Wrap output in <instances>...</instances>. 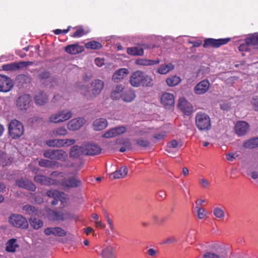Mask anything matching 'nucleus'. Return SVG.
I'll list each match as a JSON object with an SVG mask.
<instances>
[{
    "label": "nucleus",
    "instance_id": "1",
    "mask_svg": "<svg viewBox=\"0 0 258 258\" xmlns=\"http://www.w3.org/2000/svg\"><path fill=\"white\" fill-rule=\"evenodd\" d=\"M104 86V82L99 79H96L92 81L91 83V90H90L89 86L86 85H82L80 87L81 93L87 98L91 99L96 97L98 95Z\"/></svg>",
    "mask_w": 258,
    "mask_h": 258
},
{
    "label": "nucleus",
    "instance_id": "2",
    "mask_svg": "<svg viewBox=\"0 0 258 258\" xmlns=\"http://www.w3.org/2000/svg\"><path fill=\"white\" fill-rule=\"evenodd\" d=\"M196 125L200 131H208L211 128V124L209 116L206 113L199 112L195 117Z\"/></svg>",
    "mask_w": 258,
    "mask_h": 258
},
{
    "label": "nucleus",
    "instance_id": "3",
    "mask_svg": "<svg viewBox=\"0 0 258 258\" xmlns=\"http://www.w3.org/2000/svg\"><path fill=\"white\" fill-rule=\"evenodd\" d=\"M72 115V111L69 109L61 110L50 115L48 121L53 123H61L71 118Z\"/></svg>",
    "mask_w": 258,
    "mask_h": 258
},
{
    "label": "nucleus",
    "instance_id": "4",
    "mask_svg": "<svg viewBox=\"0 0 258 258\" xmlns=\"http://www.w3.org/2000/svg\"><path fill=\"white\" fill-rule=\"evenodd\" d=\"M9 132L13 139L20 138L24 133V127L22 123L17 120H12L9 125Z\"/></svg>",
    "mask_w": 258,
    "mask_h": 258
},
{
    "label": "nucleus",
    "instance_id": "5",
    "mask_svg": "<svg viewBox=\"0 0 258 258\" xmlns=\"http://www.w3.org/2000/svg\"><path fill=\"white\" fill-rule=\"evenodd\" d=\"M43 156L50 160L64 161L68 157V154L62 150H46L43 152Z\"/></svg>",
    "mask_w": 258,
    "mask_h": 258
},
{
    "label": "nucleus",
    "instance_id": "6",
    "mask_svg": "<svg viewBox=\"0 0 258 258\" xmlns=\"http://www.w3.org/2000/svg\"><path fill=\"white\" fill-rule=\"evenodd\" d=\"M10 223L16 228L27 229L28 227V223L26 219L23 216L19 214H12L9 217Z\"/></svg>",
    "mask_w": 258,
    "mask_h": 258
},
{
    "label": "nucleus",
    "instance_id": "7",
    "mask_svg": "<svg viewBox=\"0 0 258 258\" xmlns=\"http://www.w3.org/2000/svg\"><path fill=\"white\" fill-rule=\"evenodd\" d=\"M46 216L51 221H63L67 218V214L48 209L46 210Z\"/></svg>",
    "mask_w": 258,
    "mask_h": 258
},
{
    "label": "nucleus",
    "instance_id": "8",
    "mask_svg": "<svg viewBox=\"0 0 258 258\" xmlns=\"http://www.w3.org/2000/svg\"><path fill=\"white\" fill-rule=\"evenodd\" d=\"M230 40L229 38L215 39L213 38H208L205 40L203 47L208 48L209 47L218 48L221 46L227 44Z\"/></svg>",
    "mask_w": 258,
    "mask_h": 258
},
{
    "label": "nucleus",
    "instance_id": "9",
    "mask_svg": "<svg viewBox=\"0 0 258 258\" xmlns=\"http://www.w3.org/2000/svg\"><path fill=\"white\" fill-rule=\"evenodd\" d=\"M13 87L12 80L8 77L0 75V92H8Z\"/></svg>",
    "mask_w": 258,
    "mask_h": 258
},
{
    "label": "nucleus",
    "instance_id": "10",
    "mask_svg": "<svg viewBox=\"0 0 258 258\" xmlns=\"http://www.w3.org/2000/svg\"><path fill=\"white\" fill-rule=\"evenodd\" d=\"M161 103L166 108H170L174 106L175 100L173 94L164 93L161 96Z\"/></svg>",
    "mask_w": 258,
    "mask_h": 258
},
{
    "label": "nucleus",
    "instance_id": "11",
    "mask_svg": "<svg viewBox=\"0 0 258 258\" xmlns=\"http://www.w3.org/2000/svg\"><path fill=\"white\" fill-rule=\"evenodd\" d=\"M81 184V181L77 175L68 178H63L60 183L62 186L67 187H76L80 186Z\"/></svg>",
    "mask_w": 258,
    "mask_h": 258
},
{
    "label": "nucleus",
    "instance_id": "12",
    "mask_svg": "<svg viewBox=\"0 0 258 258\" xmlns=\"http://www.w3.org/2000/svg\"><path fill=\"white\" fill-rule=\"evenodd\" d=\"M210 86L209 81L204 80L198 83L194 87V92L197 95L205 94L209 90Z\"/></svg>",
    "mask_w": 258,
    "mask_h": 258
},
{
    "label": "nucleus",
    "instance_id": "13",
    "mask_svg": "<svg viewBox=\"0 0 258 258\" xmlns=\"http://www.w3.org/2000/svg\"><path fill=\"white\" fill-rule=\"evenodd\" d=\"M31 101L30 96L27 94H24L17 99L16 104L20 109L26 110L29 107Z\"/></svg>",
    "mask_w": 258,
    "mask_h": 258
},
{
    "label": "nucleus",
    "instance_id": "14",
    "mask_svg": "<svg viewBox=\"0 0 258 258\" xmlns=\"http://www.w3.org/2000/svg\"><path fill=\"white\" fill-rule=\"evenodd\" d=\"M249 131V124L244 121H239L235 125V133L238 136L245 135Z\"/></svg>",
    "mask_w": 258,
    "mask_h": 258
},
{
    "label": "nucleus",
    "instance_id": "15",
    "mask_svg": "<svg viewBox=\"0 0 258 258\" xmlns=\"http://www.w3.org/2000/svg\"><path fill=\"white\" fill-rule=\"evenodd\" d=\"M84 147V155H95L99 154L101 152V148L95 144H88Z\"/></svg>",
    "mask_w": 258,
    "mask_h": 258
},
{
    "label": "nucleus",
    "instance_id": "16",
    "mask_svg": "<svg viewBox=\"0 0 258 258\" xmlns=\"http://www.w3.org/2000/svg\"><path fill=\"white\" fill-rule=\"evenodd\" d=\"M35 182L44 185H58V182L55 180L52 179L51 178L46 177L42 175H36L34 178Z\"/></svg>",
    "mask_w": 258,
    "mask_h": 258
},
{
    "label": "nucleus",
    "instance_id": "17",
    "mask_svg": "<svg viewBox=\"0 0 258 258\" xmlns=\"http://www.w3.org/2000/svg\"><path fill=\"white\" fill-rule=\"evenodd\" d=\"M178 107L186 115H189L192 112V105L184 98L179 99Z\"/></svg>",
    "mask_w": 258,
    "mask_h": 258
},
{
    "label": "nucleus",
    "instance_id": "18",
    "mask_svg": "<svg viewBox=\"0 0 258 258\" xmlns=\"http://www.w3.org/2000/svg\"><path fill=\"white\" fill-rule=\"evenodd\" d=\"M16 183L19 187L27 189L32 191H34L36 189V186L32 182L26 178H21L17 180Z\"/></svg>",
    "mask_w": 258,
    "mask_h": 258
},
{
    "label": "nucleus",
    "instance_id": "19",
    "mask_svg": "<svg viewBox=\"0 0 258 258\" xmlns=\"http://www.w3.org/2000/svg\"><path fill=\"white\" fill-rule=\"evenodd\" d=\"M142 72L137 71L133 73L130 78V83L131 85L135 87L141 86L142 81Z\"/></svg>",
    "mask_w": 258,
    "mask_h": 258
},
{
    "label": "nucleus",
    "instance_id": "20",
    "mask_svg": "<svg viewBox=\"0 0 258 258\" xmlns=\"http://www.w3.org/2000/svg\"><path fill=\"white\" fill-rule=\"evenodd\" d=\"M45 234L48 236L52 234L56 236H64L67 235V232L59 227L47 228L44 231Z\"/></svg>",
    "mask_w": 258,
    "mask_h": 258
},
{
    "label": "nucleus",
    "instance_id": "21",
    "mask_svg": "<svg viewBox=\"0 0 258 258\" xmlns=\"http://www.w3.org/2000/svg\"><path fill=\"white\" fill-rule=\"evenodd\" d=\"M85 119L83 118H78L72 119L68 123V128L70 131H76L79 129L84 124Z\"/></svg>",
    "mask_w": 258,
    "mask_h": 258
},
{
    "label": "nucleus",
    "instance_id": "22",
    "mask_svg": "<svg viewBox=\"0 0 258 258\" xmlns=\"http://www.w3.org/2000/svg\"><path fill=\"white\" fill-rule=\"evenodd\" d=\"M62 194L63 192L57 190H50L46 192V195L48 197L53 199L50 202L52 205H56L58 204V199H61Z\"/></svg>",
    "mask_w": 258,
    "mask_h": 258
},
{
    "label": "nucleus",
    "instance_id": "23",
    "mask_svg": "<svg viewBox=\"0 0 258 258\" xmlns=\"http://www.w3.org/2000/svg\"><path fill=\"white\" fill-rule=\"evenodd\" d=\"M107 121L106 119L104 118H97L93 122V130L96 131L104 130L107 126Z\"/></svg>",
    "mask_w": 258,
    "mask_h": 258
},
{
    "label": "nucleus",
    "instance_id": "24",
    "mask_svg": "<svg viewBox=\"0 0 258 258\" xmlns=\"http://www.w3.org/2000/svg\"><path fill=\"white\" fill-rule=\"evenodd\" d=\"M84 50V47L78 44L69 45L65 48L66 51L72 54H76L82 52Z\"/></svg>",
    "mask_w": 258,
    "mask_h": 258
},
{
    "label": "nucleus",
    "instance_id": "25",
    "mask_svg": "<svg viewBox=\"0 0 258 258\" xmlns=\"http://www.w3.org/2000/svg\"><path fill=\"white\" fill-rule=\"evenodd\" d=\"M129 73V71L127 69L122 68L117 70L112 76V80L118 82L123 79Z\"/></svg>",
    "mask_w": 258,
    "mask_h": 258
},
{
    "label": "nucleus",
    "instance_id": "26",
    "mask_svg": "<svg viewBox=\"0 0 258 258\" xmlns=\"http://www.w3.org/2000/svg\"><path fill=\"white\" fill-rule=\"evenodd\" d=\"M84 147L74 146L71 148L70 155L71 157L79 158L82 155H84Z\"/></svg>",
    "mask_w": 258,
    "mask_h": 258
},
{
    "label": "nucleus",
    "instance_id": "27",
    "mask_svg": "<svg viewBox=\"0 0 258 258\" xmlns=\"http://www.w3.org/2000/svg\"><path fill=\"white\" fill-rule=\"evenodd\" d=\"M128 169L126 166L121 167L119 170H117L112 173L111 175H113V179H119L124 178L127 174Z\"/></svg>",
    "mask_w": 258,
    "mask_h": 258
},
{
    "label": "nucleus",
    "instance_id": "28",
    "mask_svg": "<svg viewBox=\"0 0 258 258\" xmlns=\"http://www.w3.org/2000/svg\"><path fill=\"white\" fill-rule=\"evenodd\" d=\"M243 146L245 149H252L258 147V137L253 138L245 141L243 143Z\"/></svg>",
    "mask_w": 258,
    "mask_h": 258
},
{
    "label": "nucleus",
    "instance_id": "29",
    "mask_svg": "<svg viewBox=\"0 0 258 258\" xmlns=\"http://www.w3.org/2000/svg\"><path fill=\"white\" fill-rule=\"evenodd\" d=\"M141 79V86L150 87L153 86L154 82L152 77L143 72Z\"/></svg>",
    "mask_w": 258,
    "mask_h": 258
},
{
    "label": "nucleus",
    "instance_id": "30",
    "mask_svg": "<svg viewBox=\"0 0 258 258\" xmlns=\"http://www.w3.org/2000/svg\"><path fill=\"white\" fill-rule=\"evenodd\" d=\"M47 101V96L46 94L42 92H39L35 95L34 101L36 104L42 105L46 103Z\"/></svg>",
    "mask_w": 258,
    "mask_h": 258
},
{
    "label": "nucleus",
    "instance_id": "31",
    "mask_svg": "<svg viewBox=\"0 0 258 258\" xmlns=\"http://www.w3.org/2000/svg\"><path fill=\"white\" fill-rule=\"evenodd\" d=\"M123 87L122 85H117L111 93V98L113 100L121 98Z\"/></svg>",
    "mask_w": 258,
    "mask_h": 258
},
{
    "label": "nucleus",
    "instance_id": "32",
    "mask_svg": "<svg viewBox=\"0 0 258 258\" xmlns=\"http://www.w3.org/2000/svg\"><path fill=\"white\" fill-rule=\"evenodd\" d=\"M39 165L43 167H52L53 166L60 167L61 166V164L57 162L50 161L46 159H41L39 161Z\"/></svg>",
    "mask_w": 258,
    "mask_h": 258
},
{
    "label": "nucleus",
    "instance_id": "33",
    "mask_svg": "<svg viewBox=\"0 0 258 258\" xmlns=\"http://www.w3.org/2000/svg\"><path fill=\"white\" fill-rule=\"evenodd\" d=\"M136 97L135 92L132 90H127L123 92L122 100L126 102H131L134 100Z\"/></svg>",
    "mask_w": 258,
    "mask_h": 258
},
{
    "label": "nucleus",
    "instance_id": "34",
    "mask_svg": "<svg viewBox=\"0 0 258 258\" xmlns=\"http://www.w3.org/2000/svg\"><path fill=\"white\" fill-rule=\"evenodd\" d=\"M22 211L30 216H35L38 214V210L35 207L28 204L23 206Z\"/></svg>",
    "mask_w": 258,
    "mask_h": 258
},
{
    "label": "nucleus",
    "instance_id": "35",
    "mask_svg": "<svg viewBox=\"0 0 258 258\" xmlns=\"http://www.w3.org/2000/svg\"><path fill=\"white\" fill-rule=\"evenodd\" d=\"M19 245L17 243V240L14 238L10 239L6 243V250L8 252H14L16 251Z\"/></svg>",
    "mask_w": 258,
    "mask_h": 258
},
{
    "label": "nucleus",
    "instance_id": "36",
    "mask_svg": "<svg viewBox=\"0 0 258 258\" xmlns=\"http://www.w3.org/2000/svg\"><path fill=\"white\" fill-rule=\"evenodd\" d=\"M127 52L132 55L142 56L144 54V50L141 46H135L127 48Z\"/></svg>",
    "mask_w": 258,
    "mask_h": 258
},
{
    "label": "nucleus",
    "instance_id": "37",
    "mask_svg": "<svg viewBox=\"0 0 258 258\" xmlns=\"http://www.w3.org/2000/svg\"><path fill=\"white\" fill-rule=\"evenodd\" d=\"M113 248L111 246L103 247L100 255L102 258H113Z\"/></svg>",
    "mask_w": 258,
    "mask_h": 258
},
{
    "label": "nucleus",
    "instance_id": "38",
    "mask_svg": "<svg viewBox=\"0 0 258 258\" xmlns=\"http://www.w3.org/2000/svg\"><path fill=\"white\" fill-rule=\"evenodd\" d=\"M174 69V66L171 63H168L161 66L157 72L160 74H166Z\"/></svg>",
    "mask_w": 258,
    "mask_h": 258
},
{
    "label": "nucleus",
    "instance_id": "39",
    "mask_svg": "<svg viewBox=\"0 0 258 258\" xmlns=\"http://www.w3.org/2000/svg\"><path fill=\"white\" fill-rule=\"evenodd\" d=\"M181 81V79L180 77L177 76H173L171 77H170L166 79V83L169 86H175L177 85H178Z\"/></svg>",
    "mask_w": 258,
    "mask_h": 258
},
{
    "label": "nucleus",
    "instance_id": "40",
    "mask_svg": "<svg viewBox=\"0 0 258 258\" xmlns=\"http://www.w3.org/2000/svg\"><path fill=\"white\" fill-rule=\"evenodd\" d=\"M68 131L64 126L57 127L52 131V135L56 136H64L68 134Z\"/></svg>",
    "mask_w": 258,
    "mask_h": 258
},
{
    "label": "nucleus",
    "instance_id": "41",
    "mask_svg": "<svg viewBox=\"0 0 258 258\" xmlns=\"http://www.w3.org/2000/svg\"><path fill=\"white\" fill-rule=\"evenodd\" d=\"M61 139H52L46 141V145L50 147H62Z\"/></svg>",
    "mask_w": 258,
    "mask_h": 258
},
{
    "label": "nucleus",
    "instance_id": "42",
    "mask_svg": "<svg viewBox=\"0 0 258 258\" xmlns=\"http://www.w3.org/2000/svg\"><path fill=\"white\" fill-rule=\"evenodd\" d=\"M30 224L35 229H38L43 225V222L39 219L30 218Z\"/></svg>",
    "mask_w": 258,
    "mask_h": 258
},
{
    "label": "nucleus",
    "instance_id": "43",
    "mask_svg": "<svg viewBox=\"0 0 258 258\" xmlns=\"http://www.w3.org/2000/svg\"><path fill=\"white\" fill-rule=\"evenodd\" d=\"M245 42L249 45H258V34H254L245 39Z\"/></svg>",
    "mask_w": 258,
    "mask_h": 258
},
{
    "label": "nucleus",
    "instance_id": "44",
    "mask_svg": "<svg viewBox=\"0 0 258 258\" xmlns=\"http://www.w3.org/2000/svg\"><path fill=\"white\" fill-rule=\"evenodd\" d=\"M49 77L50 72L45 70H43L41 71L38 76V79L41 81H43L47 79H49L50 80L52 81H54L55 80L54 77L49 78Z\"/></svg>",
    "mask_w": 258,
    "mask_h": 258
},
{
    "label": "nucleus",
    "instance_id": "45",
    "mask_svg": "<svg viewBox=\"0 0 258 258\" xmlns=\"http://www.w3.org/2000/svg\"><path fill=\"white\" fill-rule=\"evenodd\" d=\"M150 129L149 128H140L138 127L134 128V133L136 136H142L150 133Z\"/></svg>",
    "mask_w": 258,
    "mask_h": 258
},
{
    "label": "nucleus",
    "instance_id": "46",
    "mask_svg": "<svg viewBox=\"0 0 258 258\" xmlns=\"http://www.w3.org/2000/svg\"><path fill=\"white\" fill-rule=\"evenodd\" d=\"M85 47L88 49H98L102 47V45L97 41H93L86 43Z\"/></svg>",
    "mask_w": 258,
    "mask_h": 258
},
{
    "label": "nucleus",
    "instance_id": "47",
    "mask_svg": "<svg viewBox=\"0 0 258 258\" xmlns=\"http://www.w3.org/2000/svg\"><path fill=\"white\" fill-rule=\"evenodd\" d=\"M3 69L6 71L16 70L20 69L19 62H13L3 66Z\"/></svg>",
    "mask_w": 258,
    "mask_h": 258
},
{
    "label": "nucleus",
    "instance_id": "48",
    "mask_svg": "<svg viewBox=\"0 0 258 258\" xmlns=\"http://www.w3.org/2000/svg\"><path fill=\"white\" fill-rule=\"evenodd\" d=\"M17 79L22 84L30 83L31 81V78L30 76L24 74L19 75L17 77Z\"/></svg>",
    "mask_w": 258,
    "mask_h": 258
},
{
    "label": "nucleus",
    "instance_id": "49",
    "mask_svg": "<svg viewBox=\"0 0 258 258\" xmlns=\"http://www.w3.org/2000/svg\"><path fill=\"white\" fill-rule=\"evenodd\" d=\"M214 215L217 218H223L225 216L224 211L219 207H216L213 211Z\"/></svg>",
    "mask_w": 258,
    "mask_h": 258
},
{
    "label": "nucleus",
    "instance_id": "50",
    "mask_svg": "<svg viewBox=\"0 0 258 258\" xmlns=\"http://www.w3.org/2000/svg\"><path fill=\"white\" fill-rule=\"evenodd\" d=\"M9 158L7 154L2 151H0V163L3 166L7 165L9 162Z\"/></svg>",
    "mask_w": 258,
    "mask_h": 258
},
{
    "label": "nucleus",
    "instance_id": "51",
    "mask_svg": "<svg viewBox=\"0 0 258 258\" xmlns=\"http://www.w3.org/2000/svg\"><path fill=\"white\" fill-rule=\"evenodd\" d=\"M135 141L138 146L142 147H147L150 145V142L149 141L143 139H137L135 140Z\"/></svg>",
    "mask_w": 258,
    "mask_h": 258
},
{
    "label": "nucleus",
    "instance_id": "52",
    "mask_svg": "<svg viewBox=\"0 0 258 258\" xmlns=\"http://www.w3.org/2000/svg\"><path fill=\"white\" fill-rule=\"evenodd\" d=\"M238 156L239 154L237 152H231L226 154V159L231 162L233 161Z\"/></svg>",
    "mask_w": 258,
    "mask_h": 258
},
{
    "label": "nucleus",
    "instance_id": "53",
    "mask_svg": "<svg viewBox=\"0 0 258 258\" xmlns=\"http://www.w3.org/2000/svg\"><path fill=\"white\" fill-rule=\"evenodd\" d=\"M195 209L197 210V216L199 219H201L205 217L206 213L204 209L201 208L199 206H196Z\"/></svg>",
    "mask_w": 258,
    "mask_h": 258
},
{
    "label": "nucleus",
    "instance_id": "54",
    "mask_svg": "<svg viewBox=\"0 0 258 258\" xmlns=\"http://www.w3.org/2000/svg\"><path fill=\"white\" fill-rule=\"evenodd\" d=\"M116 136L114 128H112L107 131H106L103 137L105 138H110Z\"/></svg>",
    "mask_w": 258,
    "mask_h": 258
},
{
    "label": "nucleus",
    "instance_id": "55",
    "mask_svg": "<svg viewBox=\"0 0 258 258\" xmlns=\"http://www.w3.org/2000/svg\"><path fill=\"white\" fill-rule=\"evenodd\" d=\"M114 129L116 136L124 133L126 131V127L123 125L114 127Z\"/></svg>",
    "mask_w": 258,
    "mask_h": 258
},
{
    "label": "nucleus",
    "instance_id": "56",
    "mask_svg": "<svg viewBox=\"0 0 258 258\" xmlns=\"http://www.w3.org/2000/svg\"><path fill=\"white\" fill-rule=\"evenodd\" d=\"M62 147L69 146L74 144L76 141L74 139H61Z\"/></svg>",
    "mask_w": 258,
    "mask_h": 258
},
{
    "label": "nucleus",
    "instance_id": "57",
    "mask_svg": "<svg viewBox=\"0 0 258 258\" xmlns=\"http://www.w3.org/2000/svg\"><path fill=\"white\" fill-rule=\"evenodd\" d=\"M85 34L84 30L82 28L78 29L76 32L72 35L73 37H80Z\"/></svg>",
    "mask_w": 258,
    "mask_h": 258
},
{
    "label": "nucleus",
    "instance_id": "58",
    "mask_svg": "<svg viewBox=\"0 0 258 258\" xmlns=\"http://www.w3.org/2000/svg\"><path fill=\"white\" fill-rule=\"evenodd\" d=\"M181 146V145H179L176 140H173L168 143L167 148L169 151L171 148H180Z\"/></svg>",
    "mask_w": 258,
    "mask_h": 258
},
{
    "label": "nucleus",
    "instance_id": "59",
    "mask_svg": "<svg viewBox=\"0 0 258 258\" xmlns=\"http://www.w3.org/2000/svg\"><path fill=\"white\" fill-rule=\"evenodd\" d=\"M251 103L254 110L258 111V96H253L251 99Z\"/></svg>",
    "mask_w": 258,
    "mask_h": 258
},
{
    "label": "nucleus",
    "instance_id": "60",
    "mask_svg": "<svg viewBox=\"0 0 258 258\" xmlns=\"http://www.w3.org/2000/svg\"><path fill=\"white\" fill-rule=\"evenodd\" d=\"M166 136V133L165 132H162L154 135L153 138L157 140H160L163 139Z\"/></svg>",
    "mask_w": 258,
    "mask_h": 258
},
{
    "label": "nucleus",
    "instance_id": "61",
    "mask_svg": "<svg viewBox=\"0 0 258 258\" xmlns=\"http://www.w3.org/2000/svg\"><path fill=\"white\" fill-rule=\"evenodd\" d=\"M203 258H220V257L214 253L207 252L204 254Z\"/></svg>",
    "mask_w": 258,
    "mask_h": 258
},
{
    "label": "nucleus",
    "instance_id": "62",
    "mask_svg": "<svg viewBox=\"0 0 258 258\" xmlns=\"http://www.w3.org/2000/svg\"><path fill=\"white\" fill-rule=\"evenodd\" d=\"M177 242V240L176 238L174 236L170 237L168 238L166 240H165L163 243H167V244H171Z\"/></svg>",
    "mask_w": 258,
    "mask_h": 258
},
{
    "label": "nucleus",
    "instance_id": "63",
    "mask_svg": "<svg viewBox=\"0 0 258 258\" xmlns=\"http://www.w3.org/2000/svg\"><path fill=\"white\" fill-rule=\"evenodd\" d=\"M104 59L99 57L96 58L95 59V63L99 67H101L104 64Z\"/></svg>",
    "mask_w": 258,
    "mask_h": 258
},
{
    "label": "nucleus",
    "instance_id": "64",
    "mask_svg": "<svg viewBox=\"0 0 258 258\" xmlns=\"http://www.w3.org/2000/svg\"><path fill=\"white\" fill-rule=\"evenodd\" d=\"M201 184L203 188H206L210 186L209 182L205 178L201 179Z\"/></svg>",
    "mask_w": 258,
    "mask_h": 258
}]
</instances>
